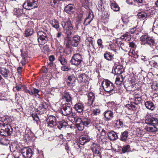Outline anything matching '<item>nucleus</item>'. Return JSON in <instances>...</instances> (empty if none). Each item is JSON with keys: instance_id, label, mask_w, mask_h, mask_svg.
I'll return each instance as SVG.
<instances>
[{"instance_id": "nucleus-1", "label": "nucleus", "mask_w": 158, "mask_h": 158, "mask_svg": "<svg viewBox=\"0 0 158 158\" xmlns=\"http://www.w3.org/2000/svg\"><path fill=\"white\" fill-rule=\"evenodd\" d=\"M145 121L147 124L144 128L146 131L149 132H154L157 131V128L155 126L158 123V120L156 118H147Z\"/></svg>"}, {"instance_id": "nucleus-2", "label": "nucleus", "mask_w": 158, "mask_h": 158, "mask_svg": "<svg viewBox=\"0 0 158 158\" xmlns=\"http://www.w3.org/2000/svg\"><path fill=\"white\" fill-rule=\"evenodd\" d=\"M140 39L141 45H148L153 48L155 44V42L153 37L150 36L148 34L142 35L140 37Z\"/></svg>"}, {"instance_id": "nucleus-3", "label": "nucleus", "mask_w": 158, "mask_h": 158, "mask_svg": "<svg viewBox=\"0 0 158 158\" xmlns=\"http://www.w3.org/2000/svg\"><path fill=\"white\" fill-rule=\"evenodd\" d=\"M134 102H131L130 104L126 105V107L128 109L134 110L136 109V106L141 102V96L139 93L135 94L134 95Z\"/></svg>"}, {"instance_id": "nucleus-4", "label": "nucleus", "mask_w": 158, "mask_h": 158, "mask_svg": "<svg viewBox=\"0 0 158 158\" xmlns=\"http://www.w3.org/2000/svg\"><path fill=\"white\" fill-rule=\"evenodd\" d=\"M102 85L104 91L108 92L110 95L115 93L114 85L110 81L106 80L103 81L102 83Z\"/></svg>"}, {"instance_id": "nucleus-5", "label": "nucleus", "mask_w": 158, "mask_h": 158, "mask_svg": "<svg viewBox=\"0 0 158 158\" xmlns=\"http://www.w3.org/2000/svg\"><path fill=\"white\" fill-rule=\"evenodd\" d=\"M122 19L123 24L117 26L118 28L124 30L128 29L132 26V21L130 17L124 16L122 18Z\"/></svg>"}, {"instance_id": "nucleus-6", "label": "nucleus", "mask_w": 158, "mask_h": 158, "mask_svg": "<svg viewBox=\"0 0 158 158\" xmlns=\"http://www.w3.org/2000/svg\"><path fill=\"white\" fill-rule=\"evenodd\" d=\"M47 30L44 31H40L37 32L38 41L40 45H43L48 40L47 37Z\"/></svg>"}, {"instance_id": "nucleus-7", "label": "nucleus", "mask_w": 158, "mask_h": 158, "mask_svg": "<svg viewBox=\"0 0 158 158\" xmlns=\"http://www.w3.org/2000/svg\"><path fill=\"white\" fill-rule=\"evenodd\" d=\"M82 55L79 53L74 54L70 60L72 64L76 66H78L82 61Z\"/></svg>"}, {"instance_id": "nucleus-8", "label": "nucleus", "mask_w": 158, "mask_h": 158, "mask_svg": "<svg viewBox=\"0 0 158 158\" xmlns=\"http://www.w3.org/2000/svg\"><path fill=\"white\" fill-rule=\"evenodd\" d=\"M38 0H27L24 3L23 7L26 9L30 10L33 8L37 7Z\"/></svg>"}, {"instance_id": "nucleus-9", "label": "nucleus", "mask_w": 158, "mask_h": 158, "mask_svg": "<svg viewBox=\"0 0 158 158\" xmlns=\"http://www.w3.org/2000/svg\"><path fill=\"white\" fill-rule=\"evenodd\" d=\"M70 105L68 103L62 105L61 108V110L62 114L64 115H68L72 113V109Z\"/></svg>"}, {"instance_id": "nucleus-10", "label": "nucleus", "mask_w": 158, "mask_h": 158, "mask_svg": "<svg viewBox=\"0 0 158 158\" xmlns=\"http://www.w3.org/2000/svg\"><path fill=\"white\" fill-rule=\"evenodd\" d=\"M20 151L23 156L25 158H30L32 155V150L30 148L24 147Z\"/></svg>"}, {"instance_id": "nucleus-11", "label": "nucleus", "mask_w": 158, "mask_h": 158, "mask_svg": "<svg viewBox=\"0 0 158 158\" xmlns=\"http://www.w3.org/2000/svg\"><path fill=\"white\" fill-rule=\"evenodd\" d=\"M48 126L54 129L56 127V118L53 115H50L48 117L47 120Z\"/></svg>"}, {"instance_id": "nucleus-12", "label": "nucleus", "mask_w": 158, "mask_h": 158, "mask_svg": "<svg viewBox=\"0 0 158 158\" xmlns=\"http://www.w3.org/2000/svg\"><path fill=\"white\" fill-rule=\"evenodd\" d=\"M106 132L104 131L103 133L98 134L97 136V139L98 142L101 144H106L107 142V138L106 135Z\"/></svg>"}, {"instance_id": "nucleus-13", "label": "nucleus", "mask_w": 158, "mask_h": 158, "mask_svg": "<svg viewBox=\"0 0 158 158\" xmlns=\"http://www.w3.org/2000/svg\"><path fill=\"white\" fill-rule=\"evenodd\" d=\"M61 25L64 29L66 31L71 30L73 29V28L71 21L69 19L62 22Z\"/></svg>"}, {"instance_id": "nucleus-14", "label": "nucleus", "mask_w": 158, "mask_h": 158, "mask_svg": "<svg viewBox=\"0 0 158 158\" xmlns=\"http://www.w3.org/2000/svg\"><path fill=\"white\" fill-rule=\"evenodd\" d=\"M72 96L69 92L64 91L62 94V99L65 100L66 102H68L69 104L71 105L72 104Z\"/></svg>"}, {"instance_id": "nucleus-15", "label": "nucleus", "mask_w": 158, "mask_h": 158, "mask_svg": "<svg viewBox=\"0 0 158 158\" xmlns=\"http://www.w3.org/2000/svg\"><path fill=\"white\" fill-rule=\"evenodd\" d=\"M89 72H86L84 73L80 74L78 76V81L82 82H86L89 79Z\"/></svg>"}, {"instance_id": "nucleus-16", "label": "nucleus", "mask_w": 158, "mask_h": 158, "mask_svg": "<svg viewBox=\"0 0 158 158\" xmlns=\"http://www.w3.org/2000/svg\"><path fill=\"white\" fill-rule=\"evenodd\" d=\"M56 59L61 64L63 65H66L67 63V60L65 59L64 54L59 53L57 54Z\"/></svg>"}, {"instance_id": "nucleus-17", "label": "nucleus", "mask_w": 158, "mask_h": 158, "mask_svg": "<svg viewBox=\"0 0 158 158\" xmlns=\"http://www.w3.org/2000/svg\"><path fill=\"white\" fill-rule=\"evenodd\" d=\"M94 94L92 92H90L88 95L87 101L86 102V104L89 106H91L93 103L95 99Z\"/></svg>"}, {"instance_id": "nucleus-18", "label": "nucleus", "mask_w": 158, "mask_h": 158, "mask_svg": "<svg viewBox=\"0 0 158 158\" xmlns=\"http://www.w3.org/2000/svg\"><path fill=\"white\" fill-rule=\"evenodd\" d=\"M114 131H111L107 133L108 137L109 139L111 141L115 140L118 138V134Z\"/></svg>"}, {"instance_id": "nucleus-19", "label": "nucleus", "mask_w": 158, "mask_h": 158, "mask_svg": "<svg viewBox=\"0 0 158 158\" xmlns=\"http://www.w3.org/2000/svg\"><path fill=\"white\" fill-rule=\"evenodd\" d=\"M90 139L89 136L87 135H82L80 137L79 139V143L81 145H84L85 143L89 142Z\"/></svg>"}, {"instance_id": "nucleus-20", "label": "nucleus", "mask_w": 158, "mask_h": 158, "mask_svg": "<svg viewBox=\"0 0 158 158\" xmlns=\"http://www.w3.org/2000/svg\"><path fill=\"white\" fill-rule=\"evenodd\" d=\"M76 127L79 131H82L85 128V126L81 118H78L76 120Z\"/></svg>"}, {"instance_id": "nucleus-21", "label": "nucleus", "mask_w": 158, "mask_h": 158, "mask_svg": "<svg viewBox=\"0 0 158 158\" xmlns=\"http://www.w3.org/2000/svg\"><path fill=\"white\" fill-rule=\"evenodd\" d=\"M80 37L78 35H74L71 43V45L73 47H77L80 42Z\"/></svg>"}, {"instance_id": "nucleus-22", "label": "nucleus", "mask_w": 158, "mask_h": 158, "mask_svg": "<svg viewBox=\"0 0 158 158\" xmlns=\"http://www.w3.org/2000/svg\"><path fill=\"white\" fill-rule=\"evenodd\" d=\"M144 105L146 108L151 111L153 110L155 108L154 103L151 101H147L145 102Z\"/></svg>"}, {"instance_id": "nucleus-23", "label": "nucleus", "mask_w": 158, "mask_h": 158, "mask_svg": "<svg viewBox=\"0 0 158 158\" xmlns=\"http://www.w3.org/2000/svg\"><path fill=\"white\" fill-rule=\"evenodd\" d=\"M114 74L116 75H121L124 72V69L123 66L121 65H118L116 66L114 70Z\"/></svg>"}, {"instance_id": "nucleus-24", "label": "nucleus", "mask_w": 158, "mask_h": 158, "mask_svg": "<svg viewBox=\"0 0 158 158\" xmlns=\"http://www.w3.org/2000/svg\"><path fill=\"white\" fill-rule=\"evenodd\" d=\"M84 108L83 104L81 102H78L76 103L74 106V109L79 113L82 112Z\"/></svg>"}, {"instance_id": "nucleus-25", "label": "nucleus", "mask_w": 158, "mask_h": 158, "mask_svg": "<svg viewBox=\"0 0 158 158\" xmlns=\"http://www.w3.org/2000/svg\"><path fill=\"white\" fill-rule=\"evenodd\" d=\"M93 152L97 155L101 153L100 148L99 144L94 143L92 148Z\"/></svg>"}, {"instance_id": "nucleus-26", "label": "nucleus", "mask_w": 158, "mask_h": 158, "mask_svg": "<svg viewBox=\"0 0 158 158\" xmlns=\"http://www.w3.org/2000/svg\"><path fill=\"white\" fill-rule=\"evenodd\" d=\"M74 6L73 5L71 4H68L64 8L65 11L68 14H71L73 12Z\"/></svg>"}, {"instance_id": "nucleus-27", "label": "nucleus", "mask_w": 158, "mask_h": 158, "mask_svg": "<svg viewBox=\"0 0 158 158\" xmlns=\"http://www.w3.org/2000/svg\"><path fill=\"white\" fill-rule=\"evenodd\" d=\"M113 114L111 110H107L104 112V115L106 120H111L113 117Z\"/></svg>"}, {"instance_id": "nucleus-28", "label": "nucleus", "mask_w": 158, "mask_h": 158, "mask_svg": "<svg viewBox=\"0 0 158 158\" xmlns=\"http://www.w3.org/2000/svg\"><path fill=\"white\" fill-rule=\"evenodd\" d=\"M0 73L4 77L6 78L10 75V72L8 70L5 68H1Z\"/></svg>"}, {"instance_id": "nucleus-29", "label": "nucleus", "mask_w": 158, "mask_h": 158, "mask_svg": "<svg viewBox=\"0 0 158 158\" xmlns=\"http://www.w3.org/2000/svg\"><path fill=\"white\" fill-rule=\"evenodd\" d=\"M94 125L95 126V129L98 131L100 133H103L104 131H106L102 127V125L98 123H94Z\"/></svg>"}, {"instance_id": "nucleus-30", "label": "nucleus", "mask_w": 158, "mask_h": 158, "mask_svg": "<svg viewBox=\"0 0 158 158\" xmlns=\"http://www.w3.org/2000/svg\"><path fill=\"white\" fill-rule=\"evenodd\" d=\"M11 119L9 118L8 117L2 119L1 120H0V123L1 124H2V125L4 127H5L6 126H8V124L11 122Z\"/></svg>"}, {"instance_id": "nucleus-31", "label": "nucleus", "mask_w": 158, "mask_h": 158, "mask_svg": "<svg viewBox=\"0 0 158 158\" xmlns=\"http://www.w3.org/2000/svg\"><path fill=\"white\" fill-rule=\"evenodd\" d=\"M67 123L63 120L57 122L56 123V126L60 129H61L63 127L65 128L67 126Z\"/></svg>"}, {"instance_id": "nucleus-32", "label": "nucleus", "mask_w": 158, "mask_h": 158, "mask_svg": "<svg viewBox=\"0 0 158 158\" xmlns=\"http://www.w3.org/2000/svg\"><path fill=\"white\" fill-rule=\"evenodd\" d=\"M104 57L108 60H112L113 59L114 55L108 51H106L104 55Z\"/></svg>"}, {"instance_id": "nucleus-33", "label": "nucleus", "mask_w": 158, "mask_h": 158, "mask_svg": "<svg viewBox=\"0 0 158 158\" xmlns=\"http://www.w3.org/2000/svg\"><path fill=\"white\" fill-rule=\"evenodd\" d=\"M128 132L127 131H125L122 132L119 139H120L122 141L126 142L127 139V138L128 135Z\"/></svg>"}, {"instance_id": "nucleus-34", "label": "nucleus", "mask_w": 158, "mask_h": 158, "mask_svg": "<svg viewBox=\"0 0 158 158\" xmlns=\"http://www.w3.org/2000/svg\"><path fill=\"white\" fill-rule=\"evenodd\" d=\"M51 24L52 27L57 29L58 31H60V29L59 28L60 27L59 23L57 20L54 19L52 21Z\"/></svg>"}, {"instance_id": "nucleus-35", "label": "nucleus", "mask_w": 158, "mask_h": 158, "mask_svg": "<svg viewBox=\"0 0 158 158\" xmlns=\"http://www.w3.org/2000/svg\"><path fill=\"white\" fill-rule=\"evenodd\" d=\"M123 81V78L122 75H118L116 78L115 83L117 85H121Z\"/></svg>"}, {"instance_id": "nucleus-36", "label": "nucleus", "mask_w": 158, "mask_h": 158, "mask_svg": "<svg viewBox=\"0 0 158 158\" xmlns=\"http://www.w3.org/2000/svg\"><path fill=\"white\" fill-rule=\"evenodd\" d=\"M68 80L69 81V82H68V84L69 85H70L72 84V85L74 86L73 83L75 82L76 80L75 77L73 75H72L69 76L68 78Z\"/></svg>"}, {"instance_id": "nucleus-37", "label": "nucleus", "mask_w": 158, "mask_h": 158, "mask_svg": "<svg viewBox=\"0 0 158 158\" xmlns=\"http://www.w3.org/2000/svg\"><path fill=\"white\" fill-rule=\"evenodd\" d=\"M81 120L85 127H88L90 125L91 121L90 119L87 118H85L81 119Z\"/></svg>"}, {"instance_id": "nucleus-38", "label": "nucleus", "mask_w": 158, "mask_h": 158, "mask_svg": "<svg viewBox=\"0 0 158 158\" xmlns=\"http://www.w3.org/2000/svg\"><path fill=\"white\" fill-rule=\"evenodd\" d=\"M122 39H123L126 41H128L131 39V35L128 32H127L122 35L120 37Z\"/></svg>"}, {"instance_id": "nucleus-39", "label": "nucleus", "mask_w": 158, "mask_h": 158, "mask_svg": "<svg viewBox=\"0 0 158 158\" xmlns=\"http://www.w3.org/2000/svg\"><path fill=\"white\" fill-rule=\"evenodd\" d=\"M73 29L71 30H66L65 32L66 38L68 41H70L72 37Z\"/></svg>"}, {"instance_id": "nucleus-40", "label": "nucleus", "mask_w": 158, "mask_h": 158, "mask_svg": "<svg viewBox=\"0 0 158 158\" xmlns=\"http://www.w3.org/2000/svg\"><path fill=\"white\" fill-rule=\"evenodd\" d=\"M110 6L111 9L115 11H118L119 10L120 7L116 3H112L111 4Z\"/></svg>"}, {"instance_id": "nucleus-41", "label": "nucleus", "mask_w": 158, "mask_h": 158, "mask_svg": "<svg viewBox=\"0 0 158 158\" xmlns=\"http://www.w3.org/2000/svg\"><path fill=\"white\" fill-rule=\"evenodd\" d=\"M101 112L99 108H95L91 110V114L93 115H99Z\"/></svg>"}, {"instance_id": "nucleus-42", "label": "nucleus", "mask_w": 158, "mask_h": 158, "mask_svg": "<svg viewBox=\"0 0 158 158\" xmlns=\"http://www.w3.org/2000/svg\"><path fill=\"white\" fill-rule=\"evenodd\" d=\"M6 130L7 131L6 132V136L10 135L12 133L13 129L12 127L10 125H8L6 126Z\"/></svg>"}, {"instance_id": "nucleus-43", "label": "nucleus", "mask_w": 158, "mask_h": 158, "mask_svg": "<svg viewBox=\"0 0 158 158\" xmlns=\"http://www.w3.org/2000/svg\"><path fill=\"white\" fill-rule=\"evenodd\" d=\"M138 16L139 19H144L147 17V15L146 13L141 12L138 13Z\"/></svg>"}, {"instance_id": "nucleus-44", "label": "nucleus", "mask_w": 158, "mask_h": 158, "mask_svg": "<svg viewBox=\"0 0 158 158\" xmlns=\"http://www.w3.org/2000/svg\"><path fill=\"white\" fill-rule=\"evenodd\" d=\"M33 33V31L30 29H26L25 31V35L27 37L31 36Z\"/></svg>"}, {"instance_id": "nucleus-45", "label": "nucleus", "mask_w": 158, "mask_h": 158, "mask_svg": "<svg viewBox=\"0 0 158 158\" xmlns=\"http://www.w3.org/2000/svg\"><path fill=\"white\" fill-rule=\"evenodd\" d=\"M48 107V105L44 102H42L40 104L39 108L40 110H42L43 109H46Z\"/></svg>"}, {"instance_id": "nucleus-46", "label": "nucleus", "mask_w": 158, "mask_h": 158, "mask_svg": "<svg viewBox=\"0 0 158 158\" xmlns=\"http://www.w3.org/2000/svg\"><path fill=\"white\" fill-rule=\"evenodd\" d=\"M130 146L128 145H124L122 149V152L123 153L127 152Z\"/></svg>"}, {"instance_id": "nucleus-47", "label": "nucleus", "mask_w": 158, "mask_h": 158, "mask_svg": "<svg viewBox=\"0 0 158 158\" xmlns=\"http://www.w3.org/2000/svg\"><path fill=\"white\" fill-rule=\"evenodd\" d=\"M32 89L33 95H34L36 97H37V96H40V95L39 94V93L40 91V90L34 88H32Z\"/></svg>"}, {"instance_id": "nucleus-48", "label": "nucleus", "mask_w": 158, "mask_h": 158, "mask_svg": "<svg viewBox=\"0 0 158 158\" xmlns=\"http://www.w3.org/2000/svg\"><path fill=\"white\" fill-rule=\"evenodd\" d=\"M86 18L89 19H90L91 20H92L94 18V15H93V12L91 11H89L88 15Z\"/></svg>"}, {"instance_id": "nucleus-49", "label": "nucleus", "mask_w": 158, "mask_h": 158, "mask_svg": "<svg viewBox=\"0 0 158 158\" xmlns=\"http://www.w3.org/2000/svg\"><path fill=\"white\" fill-rule=\"evenodd\" d=\"M16 12V15L18 16L22 15L23 13V10L20 9H17Z\"/></svg>"}, {"instance_id": "nucleus-50", "label": "nucleus", "mask_w": 158, "mask_h": 158, "mask_svg": "<svg viewBox=\"0 0 158 158\" xmlns=\"http://www.w3.org/2000/svg\"><path fill=\"white\" fill-rule=\"evenodd\" d=\"M102 40L101 39H98L97 41V44L99 48H103V46L102 44Z\"/></svg>"}, {"instance_id": "nucleus-51", "label": "nucleus", "mask_w": 158, "mask_h": 158, "mask_svg": "<svg viewBox=\"0 0 158 158\" xmlns=\"http://www.w3.org/2000/svg\"><path fill=\"white\" fill-rule=\"evenodd\" d=\"M149 64L151 66L157 68L158 65L157 63L154 60H151L149 61Z\"/></svg>"}, {"instance_id": "nucleus-52", "label": "nucleus", "mask_w": 158, "mask_h": 158, "mask_svg": "<svg viewBox=\"0 0 158 158\" xmlns=\"http://www.w3.org/2000/svg\"><path fill=\"white\" fill-rule=\"evenodd\" d=\"M0 134L2 136H6V134H7L5 131L3 127H0Z\"/></svg>"}, {"instance_id": "nucleus-53", "label": "nucleus", "mask_w": 158, "mask_h": 158, "mask_svg": "<svg viewBox=\"0 0 158 158\" xmlns=\"http://www.w3.org/2000/svg\"><path fill=\"white\" fill-rule=\"evenodd\" d=\"M92 21V20H91L90 19H89L86 18L85 19L83 24L87 26V25L89 24Z\"/></svg>"}, {"instance_id": "nucleus-54", "label": "nucleus", "mask_w": 158, "mask_h": 158, "mask_svg": "<svg viewBox=\"0 0 158 158\" xmlns=\"http://www.w3.org/2000/svg\"><path fill=\"white\" fill-rule=\"evenodd\" d=\"M32 88H29V89H28L27 91L26 92V93H28L30 95L32 96L33 95V92Z\"/></svg>"}, {"instance_id": "nucleus-55", "label": "nucleus", "mask_w": 158, "mask_h": 158, "mask_svg": "<svg viewBox=\"0 0 158 158\" xmlns=\"http://www.w3.org/2000/svg\"><path fill=\"white\" fill-rule=\"evenodd\" d=\"M58 2L57 0H50V3L51 5L53 7L55 6V5Z\"/></svg>"}, {"instance_id": "nucleus-56", "label": "nucleus", "mask_w": 158, "mask_h": 158, "mask_svg": "<svg viewBox=\"0 0 158 158\" xmlns=\"http://www.w3.org/2000/svg\"><path fill=\"white\" fill-rule=\"evenodd\" d=\"M71 52V51L70 49L69 48H65L64 50V52L67 55L70 54Z\"/></svg>"}, {"instance_id": "nucleus-57", "label": "nucleus", "mask_w": 158, "mask_h": 158, "mask_svg": "<svg viewBox=\"0 0 158 158\" xmlns=\"http://www.w3.org/2000/svg\"><path fill=\"white\" fill-rule=\"evenodd\" d=\"M21 56L23 58V59L21 61V63H22V65L23 66V65H25V64H26V61L25 59V57H24V56L23 55V54L22 52Z\"/></svg>"}, {"instance_id": "nucleus-58", "label": "nucleus", "mask_w": 158, "mask_h": 158, "mask_svg": "<svg viewBox=\"0 0 158 158\" xmlns=\"http://www.w3.org/2000/svg\"><path fill=\"white\" fill-rule=\"evenodd\" d=\"M115 124L117 125V126L118 125L120 127H123V122L120 121V120H117Z\"/></svg>"}, {"instance_id": "nucleus-59", "label": "nucleus", "mask_w": 158, "mask_h": 158, "mask_svg": "<svg viewBox=\"0 0 158 158\" xmlns=\"http://www.w3.org/2000/svg\"><path fill=\"white\" fill-rule=\"evenodd\" d=\"M98 9L99 10L103 11L104 10V8L103 6L102 5L101 2V3H99L98 4Z\"/></svg>"}, {"instance_id": "nucleus-60", "label": "nucleus", "mask_w": 158, "mask_h": 158, "mask_svg": "<svg viewBox=\"0 0 158 158\" xmlns=\"http://www.w3.org/2000/svg\"><path fill=\"white\" fill-rule=\"evenodd\" d=\"M61 70L63 71H68L70 70V68L65 66V65H63L61 67Z\"/></svg>"}, {"instance_id": "nucleus-61", "label": "nucleus", "mask_w": 158, "mask_h": 158, "mask_svg": "<svg viewBox=\"0 0 158 158\" xmlns=\"http://www.w3.org/2000/svg\"><path fill=\"white\" fill-rule=\"evenodd\" d=\"M64 50H63V48H62L61 47L60 48H59V50L57 51L56 53V56H57V54L59 53H60L61 54H64V53L63 52H64Z\"/></svg>"}, {"instance_id": "nucleus-62", "label": "nucleus", "mask_w": 158, "mask_h": 158, "mask_svg": "<svg viewBox=\"0 0 158 158\" xmlns=\"http://www.w3.org/2000/svg\"><path fill=\"white\" fill-rule=\"evenodd\" d=\"M21 90L24 91L25 92H26L27 89V87L24 85H21Z\"/></svg>"}, {"instance_id": "nucleus-63", "label": "nucleus", "mask_w": 158, "mask_h": 158, "mask_svg": "<svg viewBox=\"0 0 158 158\" xmlns=\"http://www.w3.org/2000/svg\"><path fill=\"white\" fill-rule=\"evenodd\" d=\"M129 46L131 48H135L136 47V45L133 42H131L129 44Z\"/></svg>"}, {"instance_id": "nucleus-64", "label": "nucleus", "mask_w": 158, "mask_h": 158, "mask_svg": "<svg viewBox=\"0 0 158 158\" xmlns=\"http://www.w3.org/2000/svg\"><path fill=\"white\" fill-rule=\"evenodd\" d=\"M136 28L135 27L132 28L130 29L129 32L131 34H132L135 33V31H136Z\"/></svg>"}]
</instances>
